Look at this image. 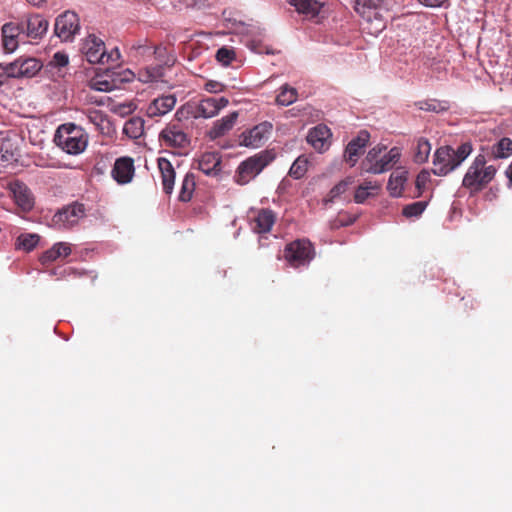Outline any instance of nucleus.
Returning <instances> with one entry per match:
<instances>
[{
    "instance_id": "nucleus-10",
    "label": "nucleus",
    "mask_w": 512,
    "mask_h": 512,
    "mask_svg": "<svg viewBox=\"0 0 512 512\" xmlns=\"http://www.w3.org/2000/svg\"><path fill=\"white\" fill-rule=\"evenodd\" d=\"M105 43L95 35H89L82 43L81 52L91 64H101L104 59Z\"/></svg>"
},
{
    "instance_id": "nucleus-41",
    "label": "nucleus",
    "mask_w": 512,
    "mask_h": 512,
    "mask_svg": "<svg viewBox=\"0 0 512 512\" xmlns=\"http://www.w3.org/2000/svg\"><path fill=\"white\" fill-rule=\"evenodd\" d=\"M80 29L79 17L75 12L66 10V32H69V35H66V40L69 36H74L78 33Z\"/></svg>"
},
{
    "instance_id": "nucleus-29",
    "label": "nucleus",
    "mask_w": 512,
    "mask_h": 512,
    "mask_svg": "<svg viewBox=\"0 0 512 512\" xmlns=\"http://www.w3.org/2000/svg\"><path fill=\"white\" fill-rule=\"evenodd\" d=\"M164 76L163 65L147 66L138 72V79L143 83L157 82Z\"/></svg>"
},
{
    "instance_id": "nucleus-27",
    "label": "nucleus",
    "mask_w": 512,
    "mask_h": 512,
    "mask_svg": "<svg viewBox=\"0 0 512 512\" xmlns=\"http://www.w3.org/2000/svg\"><path fill=\"white\" fill-rule=\"evenodd\" d=\"M19 69L21 78L34 77L42 68V64L39 60L32 57L18 58Z\"/></svg>"
},
{
    "instance_id": "nucleus-46",
    "label": "nucleus",
    "mask_w": 512,
    "mask_h": 512,
    "mask_svg": "<svg viewBox=\"0 0 512 512\" xmlns=\"http://www.w3.org/2000/svg\"><path fill=\"white\" fill-rule=\"evenodd\" d=\"M430 181V173L426 170H422L416 177L415 185L418 190V195L422 194L426 184Z\"/></svg>"
},
{
    "instance_id": "nucleus-43",
    "label": "nucleus",
    "mask_w": 512,
    "mask_h": 512,
    "mask_svg": "<svg viewBox=\"0 0 512 512\" xmlns=\"http://www.w3.org/2000/svg\"><path fill=\"white\" fill-rule=\"evenodd\" d=\"M386 147H380V146H377V147H374L372 148L366 155L365 159L362 161L361 163V169L362 171L366 172V168L368 166H373L376 161H379V157H380V154L382 153L383 150H385Z\"/></svg>"
},
{
    "instance_id": "nucleus-40",
    "label": "nucleus",
    "mask_w": 512,
    "mask_h": 512,
    "mask_svg": "<svg viewBox=\"0 0 512 512\" xmlns=\"http://www.w3.org/2000/svg\"><path fill=\"white\" fill-rule=\"evenodd\" d=\"M297 100V91L295 88L288 87L287 85L282 87L281 92L276 97V102L282 106H288Z\"/></svg>"
},
{
    "instance_id": "nucleus-56",
    "label": "nucleus",
    "mask_w": 512,
    "mask_h": 512,
    "mask_svg": "<svg viewBox=\"0 0 512 512\" xmlns=\"http://www.w3.org/2000/svg\"><path fill=\"white\" fill-rule=\"evenodd\" d=\"M8 76L5 73L3 64H0V88L8 83Z\"/></svg>"
},
{
    "instance_id": "nucleus-30",
    "label": "nucleus",
    "mask_w": 512,
    "mask_h": 512,
    "mask_svg": "<svg viewBox=\"0 0 512 512\" xmlns=\"http://www.w3.org/2000/svg\"><path fill=\"white\" fill-rule=\"evenodd\" d=\"M431 152V144L430 142L423 137H420L416 141V145L414 147L413 152V160L417 164L425 163Z\"/></svg>"
},
{
    "instance_id": "nucleus-5",
    "label": "nucleus",
    "mask_w": 512,
    "mask_h": 512,
    "mask_svg": "<svg viewBox=\"0 0 512 512\" xmlns=\"http://www.w3.org/2000/svg\"><path fill=\"white\" fill-rule=\"evenodd\" d=\"M229 101L225 97L215 98L207 97L196 103H189L186 107L187 113L193 118H212L219 111L228 105Z\"/></svg>"
},
{
    "instance_id": "nucleus-32",
    "label": "nucleus",
    "mask_w": 512,
    "mask_h": 512,
    "mask_svg": "<svg viewBox=\"0 0 512 512\" xmlns=\"http://www.w3.org/2000/svg\"><path fill=\"white\" fill-rule=\"evenodd\" d=\"M123 133L131 139H138L144 133V121L139 117L127 120L123 127Z\"/></svg>"
},
{
    "instance_id": "nucleus-61",
    "label": "nucleus",
    "mask_w": 512,
    "mask_h": 512,
    "mask_svg": "<svg viewBox=\"0 0 512 512\" xmlns=\"http://www.w3.org/2000/svg\"><path fill=\"white\" fill-rule=\"evenodd\" d=\"M70 253H71V248L66 244V252H65L66 257H68Z\"/></svg>"
},
{
    "instance_id": "nucleus-62",
    "label": "nucleus",
    "mask_w": 512,
    "mask_h": 512,
    "mask_svg": "<svg viewBox=\"0 0 512 512\" xmlns=\"http://www.w3.org/2000/svg\"><path fill=\"white\" fill-rule=\"evenodd\" d=\"M13 155L11 154L10 157L3 155V158L5 161H10L12 159Z\"/></svg>"
},
{
    "instance_id": "nucleus-14",
    "label": "nucleus",
    "mask_w": 512,
    "mask_h": 512,
    "mask_svg": "<svg viewBox=\"0 0 512 512\" xmlns=\"http://www.w3.org/2000/svg\"><path fill=\"white\" fill-rule=\"evenodd\" d=\"M370 134L366 130H361L357 137L353 138L346 146L344 158L347 163L353 167L359 156L363 153L364 148L368 144Z\"/></svg>"
},
{
    "instance_id": "nucleus-38",
    "label": "nucleus",
    "mask_w": 512,
    "mask_h": 512,
    "mask_svg": "<svg viewBox=\"0 0 512 512\" xmlns=\"http://www.w3.org/2000/svg\"><path fill=\"white\" fill-rule=\"evenodd\" d=\"M309 161L304 156H299L292 164L289 170V175L294 179H301L307 172Z\"/></svg>"
},
{
    "instance_id": "nucleus-11",
    "label": "nucleus",
    "mask_w": 512,
    "mask_h": 512,
    "mask_svg": "<svg viewBox=\"0 0 512 512\" xmlns=\"http://www.w3.org/2000/svg\"><path fill=\"white\" fill-rule=\"evenodd\" d=\"M64 252V243L58 242L40 256V262L45 266L44 272L49 276H56L61 279L64 276V269L61 266L49 268V266L61 258Z\"/></svg>"
},
{
    "instance_id": "nucleus-26",
    "label": "nucleus",
    "mask_w": 512,
    "mask_h": 512,
    "mask_svg": "<svg viewBox=\"0 0 512 512\" xmlns=\"http://www.w3.org/2000/svg\"><path fill=\"white\" fill-rule=\"evenodd\" d=\"M294 6L297 12L306 15L307 17H316L322 7L318 0H288Z\"/></svg>"
},
{
    "instance_id": "nucleus-47",
    "label": "nucleus",
    "mask_w": 512,
    "mask_h": 512,
    "mask_svg": "<svg viewBox=\"0 0 512 512\" xmlns=\"http://www.w3.org/2000/svg\"><path fill=\"white\" fill-rule=\"evenodd\" d=\"M89 87L95 91H110L112 88V84L107 80L93 78L89 82Z\"/></svg>"
},
{
    "instance_id": "nucleus-51",
    "label": "nucleus",
    "mask_w": 512,
    "mask_h": 512,
    "mask_svg": "<svg viewBox=\"0 0 512 512\" xmlns=\"http://www.w3.org/2000/svg\"><path fill=\"white\" fill-rule=\"evenodd\" d=\"M120 59L118 48L112 49L109 53L105 50L104 59L101 64H114Z\"/></svg>"
},
{
    "instance_id": "nucleus-31",
    "label": "nucleus",
    "mask_w": 512,
    "mask_h": 512,
    "mask_svg": "<svg viewBox=\"0 0 512 512\" xmlns=\"http://www.w3.org/2000/svg\"><path fill=\"white\" fill-rule=\"evenodd\" d=\"M85 206L82 203L74 202L66 206V228L76 225L80 219L85 217Z\"/></svg>"
},
{
    "instance_id": "nucleus-7",
    "label": "nucleus",
    "mask_w": 512,
    "mask_h": 512,
    "mask_svg": "<svg viewBox=\"0 0 512 512\" xmlns=\"http://www.w3.org/2000/svg\"><path fill=\"white\" fill-rule=\"evenodd\" d=\"M159 141L167 148L185 149L189 146L188 135L179 124L169 123L159 134Z\"/></svg>"
},
{
    "instance_id": "nucleus-37",
    "label": "nucleus",
    "mask_w": 512,
    "mask_h": 512,
    "mask_svg": "<svg viewBox=\"0 0 512 512\" xmlns=\"http://www.w3.org/2000/svg\"><path fill=\"white\" fill-rule=\"evenodd\" d=\"M152 55L160 62L158 65H163L164 69L165 67H172L176 62L175 56L169 54L166 47L153 46Z\"/></svg>"
},
{
    "instance_id": "nucleus-60",
    "label": "nucleus",
    "mask_w": 512,
    "mask_h": 512,
    "mask_svg": "<svg viewBox=\"0 0 512 512\" xmlns=\"http://www.w3.org/2000/svg\"><path fill=\"white\" fill-rule=\"evenodd\" d=\"M65 167H66V168H73V169H76V168H81L82 166H81V165H79V164H78V165H72L71 163L66 162Z\"/></svg>"
},
{
    "instance_id": "nucleus-1",
    "label": "nucleus",
    "mask_w": 512,
    "mask_h": 512,
    "mask_svg": "<svg viewBox=\"0 0 512 512\" xmlns=\"http://www.w3.org/2000/svg\"><path fill=\"white\" fill-rule=\"evenodd\" d=\"M470 142L462 143L457 149L451 146H441L434 153L433 173L437 176H446L457 167L472 153Z\"/></svg>"
},
{
    "instance_id": "nucleus-22",
    "label": "nucleus",
    "mask_w": 512,
    "mask_h": 512,
    "mask_svg": "<svg viewBox=\"0 0 512 512\" xmlns=\"http://www.w3.org/2000/svg\"><path fill=\"white\" fill-rule=\"evenodd\" d=\"M238 119V112L234 111L215 121L209 131L211 139H217L227 134L235 125Z\"/></svg>"
},
{
    "instance_id": "nucleus-23",
    "label": "nucleus",
    "mask_w": 512,
    "mask_h": 512,
    "mask_svg": "<svg viewBox=\"0 0 512 512\" xmlns=\"http://www.w3.org/2000/svg\"><path fill=\"white\" fill-rule=\"evenodd\" d=\"M198 169L206 175H217L220 171L221 156L217 152L203 153L198 159Z\"/></svg>"
},
{
    "instance_id": "nucleus-3",
    "label": "nucleus",
    "mask_w": 512,
    "mask_h": 512,
    "mask_svg": "<svg viewBox=\"0 0 512 512\" xmlns=\"http://www.w3.org/2000/svg\"><path fill=\"white\" fill-rule=\"evenodd\" d=\"M274 159L269 151H260L242 161L236 169L234 181L239 185H246L256 178L266 166Z\"/></svg>"
},
{
    "instance_id": "nucleus-57",
    "label": "nucleus",
    "mask_w": 512,
    "mask_h": 512,
    "mask_svg": "<svg viewBox=\"0 0 512 512\" xmlns=\"http://www.w3.org/2000/svg\"><path fill=\"white\" fill-rule=\"evenodd\" d=\"M46 1L47 0H26V2L29 5L36 7V8L42 7L46 3Z\"/></svg>"
},
{
    "instance_id": "nucleus-12",
    "label": "nucleus",
    "mask_w": 512,
    "mask_h": 512,
    "mask_svg": "<svg viewBox=\"0 0 512 512\" xmlns=\"http://www.w3.org/2000/svg\"><path fill=\"white\" fill-rule=\"evenodd\" d=\"M332 132L324 124L311 128L307 134V142L318 152L323 153L331 145Z\"/></svg>"
},
{
    "instance_id": "nucleus-33",
    "label": "nucleus",
    "mask_w": 512,
    "mask_h": 512,
    "mask_svg": "<svg viewBox=\"0 0 512 512\" xmlns=\"http://www.w3.org/2000/svg\"><path fill=\"white\" fill-rule=\"evenodd\" d=\"M196 177L193 173H187L182 181L179 193V200L182 202H189L195 191Z\"/></svg>"
},
{
    "instance_id": "nucleus-4",
    "label": "nucleus",
    "mask_w": 512,
    "mask_h": 512,
    "mask_svg": "<svg viewBox=\"0 0 512 512\" xmlns=\"http://www.w3.org/2000/svg\"><path fill=\"white\" fill-rule=\"evenodd\" d=\"M314 256V246L307 239L294 240L284 249L285 260L295 268L309 264Z\"/></svg>"
},
{
    "instance_id": "nucleus-19",
    "label": "nucleus",
    "mask_w": 512,
    "mask_h": 512,
    "mask_svg": "<svg viewBox=\"0 0 512 512\" xmlns=\"http://www.w3.org/2000/svg\"><path fill=\"white\" fill-rule=\"evenodd\" d=\"M176 104L174 95H163L154 99L147 107V115L150 118L159 117L171 111Z\"/></svg>"
},
{
    "instance_id": "nucleus-45",
    "label": "nucleus",
    "mask_w": 512,
    "mask_h": 512,
    "mask_svg": "<svg viewBox=\"0 0 512 512\" xmlns=\"http://www.w3.org/2000/svg\"><path fill=\"white\" fill-rule=\"evenodd\" d=\"M235 58V52L232 49H228L225 47L220 48L216 53V59L225 64L228 65L231 63L232 60Z\"/></svg>"
},
{
    "instance_id": "nucleus-53",
    "label": "nucleus",
    "mask_w": 512,
    "mask_h": 512,
    "mask_svg": "<svg viewBox=\"0 0 512 512\" xmlns=\"http://www.w3.org/2000/svg\"><path fill=\"white\" fill-rule=\"evenodd\" d=\"M173 8L183 10L185 8L193 7L197 0H169Z\"/></svg>"
},
{
    "instance_id": "nucleus-24",
    "label": "nucleus",
    "mask_w": 512,
    "mask_h": 512,
    "mask_svg": "<svg viewBox=\"0 0 512 512\" xmlns=\"http://www.w3.org/2000/svg\"><path fill=\"white\" fill-rule=\"evenodd\" d=\"M407 181V171L404 169H397L391 173L387 189L393 197L402 195L404 184Z\"/></svg>"
},
{
    "instance_id": "nucleus-13",
    "label": "nucleus",
    "mask_w": 512,
    "mask_h": 512,
    "mask_svg": "<svg viewBox=\"0 0 512 512\" xmlns=\"http://www.w3.org/2000/svg\"><path fill=\"white\" fill-rule=\"evenodd\" d=\"M134 160L131 157H120L116 159L111 175L121 185L130 183L134 177Z\"/></svg>"
},
{
    "instance_id": "nucleus-17",
    "label": "nucleus",
    "mask_w": 512,
    "mask_h": 512,
    "mask_svg": "<svg viewBox=\"0 0 512 512\" xmlns=\"http://www.w3.org/2000/svg\"><path fill=\"white\" fill-rule=\"evenodd\" d=\"M20 24H24V33L32 39L42 37L48 29V21L39 14L30 15Z\"/></svg>"
},
{
    "instance_id": "nucleus-44",
    "label": "nucleus",
    "mask_w": 512,
    "mask_h": 512,
    "mask_svg": "<svg viewBox=\"0 0 512 512\" xmlns=\"http://www.w3.org/2000/svg\"><path fill=\"white\" fill-rule=\"evenodd\" d=\"M356 221L355 216H351L346 212H340L337 217L332 221L331 227L337 229L343 226H349Z\"/></svg>"
},
{
    "instance_id": "nucleus-36",
    "label": "nucleus",
    "mask_w": 512,
    "mask_h": 512,
    "mask_svg": "<svg viewBox=\"0 0 512 512\" xmlns=\"http://www.w3.org/2000/svg\"><path fill=\"white\" fill-rule=\"evenodd\" d=\"M380 186L376 182L366 181L359 185L354 194V201L356 203H364L365 200L372 195L370 191L378 190Z\"/></svg>"
},
{
    "instance_id": "nucleus-55",
    "label": "nucleus",
    "mask_w": 512,
    "mask_h": 512,
    "mask_svg": "<svg viewBox=\"0 0 512 512\" xmlns=\"http://www.w3.org/2000/svg\"><path fill=\"white\" fill-rule=\"evenodd\" d=\"M418 1L428 7H439L442 4H444V2L446 0H418Z\"/></svg>"
},
{
    "instance_id": "nucleus-54",
    "label": "nucleus",
    "mask_w": 512,
    "mask_h": 512,
    "mask_svg": "<svg viewBox=\"0 0 512 512\" xmlns=\"http://www.w3.org/2000/svg\"><path fill=\"white\" fill-rule=\"evenodd\" d=\"M55 35L59 38L64 34V13L57 16L54 28Z\"/></svg>"
},
{
    "instance_id": "nucleus-34",
    "label": "nucleus",
    "mask_w": 512,
    "mask_h": 512,
    "mask_svg": "<svg viewBox=\"0 0 512 512\" xmlns=\"http://www.w3.org/2000/svg\"><path fill=\"white\" fill-rule=\"evenodd\" d=\"M492 155L496 159H506L512 155V140L508 137L501 138L492 147Z\"/></svg>"
},
{
    "instance_id": "nucleus-49",
    "label": "nucleus",
    "mask_w": 512,
    "mask_h": 512,
    "mask_svg": "<svg viewBox=\"0 0 512 512\" xmlns=\"http://www.w3.org/2000/svg\"><path fill=\"white\" fill-rule=\"evenodd\" d=\"M420 110L438 112L440 110V103L435 100H424L416 103Z\"/></svg>"
},
{
    "instance_id": "nucleus-15",
    "label": "nucleus",
    "mask_w": 512,
    "mask_h": 512,
    "mask_svg": "<svg viewBox=\"0 0 512 512\" xmlns=\"http://www.w3.org/2000/svg\"><path fill=\"white\" fill-rule=\"evenodd\" d=\"M16 204L24 211H29L34 205L30 189L21 181L14 180L8 184Z\"/></svg>"
},
{
    "instance_id": "nucleus-58",
    "label": "nucleus",
    "mask_w": 512,
    "mask_h": 512,
    "mask_svg": "<svg viewBox=\"0 0 512 512\" xmlns=\"http://www.w3.org/2000/svg\"><path fill=\"white\" fill-rule=\"evenodd\" d=\"M505 174L509 180V186H512V163L507 167Z\"/></svg>"
},
{
    "instance_id": "nucleus-42",
    "label": "nucleus",
    "mask_w": 512,
    "mask_h": 512,
    "mask_svg": "<svg viewBox=\"0 0 512 512\" xmlns=\"http://www.w3.org/2000/svg\"><path fill=\"white\" fill-rule=\"evenodd\" d=\"M426 206L427 203L424 201L414 202L406 205L402 210V214L407 218L418 217L423 213Z\"/></svg>"
},
{
    "instance_id": "nucleus-52",
    "label": "nucleus",
    "mask_w": 512,
    "mask_h": 512,
    "mask_svg": "<svg viewBox=\"0 0 512 512\" xmlns=\"http://www.w3.org/2000/svg\"><path fill=\"white\" fill-rule=\"evenodd\" d=\"M224 89L225 85L218 81L209 80L205 83V90L210 93H219L224 91Z\"/></svg>"
},
{
    "instance_id": "nucleus-6",
    "label": "nucleus",
    "mask_w": 512,
    "mask_h": 512,
    "mask_svg": "<svg viewBox=\"0 0 512 512\" xmlns=\"http://www.w3.org/2000/svg\"><path fill=\"white\" fill-rule=\"evenodd\" d=\"M88 133L74 123H66V154L79 155L88 146Z\"/></svg>"
},
{
    "instance_id": "nucleus-2",
    "label": "nucleus",
    "mask_w": 512,
    "mask_h": 512,
    "mask_svg": "<svg viewBox=\"0 0 512 512\" xmlns=\"http://www.w3.org/2000/svg\"><path fill=\"white\" fill-rule=\"evenodd\" d=\"M486 163L484 155H477L463 177L462 186L468 189L471 195L482 191L497 173L495 166H487Z\"/></svg>"
},
{
    "instance_id": "nucleus-59",
    "label": "nucleus",
    "mask_w": 512,
    "mask_h": 512,
    "mask_svg": "<svg viewBox=\"0 0 512 512\" xmlns=\"http://www.w3.org/2000/svg\"><path fill=\"white\" fill-rule=\"evenodd\" d=\"M47 166L59 168V167H61V162L60 161H56V162L53 161L51 163H48Z\"/></svg>"
},
{
    "instance_id": "nucleus-63",
    "label": "nucleus",
    "mask_w": 512,
    "mask_h": 512,
    "mask_svg": "<svg viewBox=\"0 0 512 512\" xmlns=\"http://www.w3.org/2000/svg\"><path fill=\"white\" fill-rule=\"evenodd\" d=\"M128 74L133 78L134 77V73L129 71Z\"/></svg>"
},
{
    "instance_id": "nucleus-21",
    "label": "nucleus",
    "mask_w": 512,
    "mask_h": 512,
    "mask_svg": "<svg viewBox=\"0 0 512 512\" xmlns=\"http://www.w3.org/2000/svg\"><path fill=\"white\" fill-rule=\"evenodd\" d=\"M158 168L161 174L162 187L165 194L173 192L176 173L171 162L166 158L158 159Z\"/></svg>"
},
{
    "instance_id": "nucleus-35",
    "label": "nucleus",
    "mask_w": 512,
    "mask_h": 512,
    "mask_svg": "<svg viewBox=\"0 0 512 512\" xmlns=\"http://www.w3.org/2000/svg\"><path fill=\"white\" fill-rule=\"evenodd\" d=\"M353 183H354V179L352 177H347V178L341 180L338 184H336L330 190L329 194L324 199L325 203L334 202L342 194H344Z\"/></svg>"
},
{
    "instance_id": "nucleus-50",
    "label": "nucleus",
    "mask_w": 512,
    "mask_h": 512,
    "mask_svg": "<svg viewBox=\"0 0 512 512\" xmlns=\"http://www.w3.org/2000/svg\"><path fill=\"white\" fill-rule=\"evenodd\" d=\"M64 131V124H60L55 132L54 135V143L56 144L57 148L53 149V153H57V151H64V140L62 136V132Z\"/></svg>"
},
{
    "instance_id": "nucleus-9",
    "label": "nucleus",
    "mask_w": 512,
    "mask_h": 512,
    "mask_svg": "<svg viewBox=\"0 0 512 512\" xmlns=\"http://www.w3.org/2000/svg\"><path fill=\"white\" fill-rule=\"evenodd\" d=\"M24 33V24L8 22L1 27L2 48L6 54L14 53L19 46V36Z\"/></svg>"
},
{
    "instance_id": "nucleus-48",
    "label": "nucleus",
    "mask_w": 512,
    "mask_h": 512,
    "mask_svg": "<svg viewBox=\"0 0 512 512\" xmlns=\"http://www.w3.org/2000/svg\"><path fill=\"white\" fill-rule=\"evenodd\" d=\"M3 66H4L5 73L9 79L10 78H21V73H20L19 64H18L17 59L11 63L3 64Z\"/></svg>"
},
{
    "instance_id": "nucleus-16",
    "label": "nucleus",
    "mask_w": 512,
    "mask_h": 512,
    "mask_svg": "<svg viewBox=\"0 0 512 512\" xmlns=\"http://www.w3.org/2000/svg\"><path fill=\"white\" fill-rule=\"evenodd\" d=\"M380 6V0H354V9L367 21H371L374 17L378 22L376 31H381L385 27L382 18H378L377 9Z\"/></svg>"
},
{
    "instance_id": "nucleus-25",
    "label": "nucleus",
    "mask_w": 512,
    "mask_h": 512,
    "mask_svg": "<svg viewBox=\"0 0 512 512\" xmlns=\"http://www.w3.org/2000/svg\"><path fill=\"white\" fill-rule=\"evenodd\" d=\"M64 67V52L58 51L54 54L53 59L47 64L46 72L49 77L57 83H61L64 75L62 69Z\"/></svg>"
},
{
    "instance_id": "nucleus-39",
    "label": "nucleus",
    "mask_w": 512,
    "mask_h": 512,
    "mask_svg": "<svg viewBox=\"0 0 512 512\" xmlns=\"http://www.w3.org/2000/svg\"><path fill=\"white\" fill-rule=\"evenodd\" d=\"M153 46L149 45L147 41L144 43H135L129 48V55L135 59L149 57L152 55Z\"/></svg>"
},
{
    "instance_id": "nucleus-20",
    "label": "nucleus",
    "mask_w": 512,
    "mask_h": 512,
    "mask_svg": "<svg viewBox=\"0 0 512 512\" xmlns=\"http://www.w3.org/2000/svg\"><path fill=\"white\" fill-rule=\"evenodd\" d=\"M276 220L275 213L270 209H259L252 220V229L256 233H267L271 230Z\"/></svg>"
},
{
    "instance_id": "nucleus-8",
    "label": "nucleus",
    "mask_w": 512,
    "mask_h": 512,
    "mask_svg": "<svg viewBox=\"0 0 512 512\" xmlns=\"http://www.w3.org/2000/svg\"><path fill=\"white\" fill-rule=\"evenodd\" d=\"M272 128V124L268 121L255 125L241 134V145L252 148L260 147L268 139Z\"/></svg>"
},
{
    "instance_id": "nucleus-18",
    "label": "nucleus",
    "mask_w": 512,
    "mask_h": 512,
    "mask_svg": "<svg viewBox=\"0 0 512 512\" xmlns=\"http://www.w3.org/2000/svg\"><path fill=\"white\" fill-rule=\"evenodd\" d=\"M400 157V150L397 147H393L385 155H383L379 161H376L373 166H368L366 168V173L381 174L386 172L400 160Z\"/></svg>"
},
{
    "instance_id": "nucleus-28",
    "label": "nucleus",
    "mask_w": 512,
    "mask_h": 512,
    "mask_svg": "<svg viewBox=\"0 0 512 512\" xmlns=\"http://www.w3.org/2000/svg\"><path fill=\"white\" fill-rule=\"evenodd\" d=\"M40 236L36 233H21L15 241V248L24 252L33 251L39 244Z\"/></svg>"
}]
</instances>
